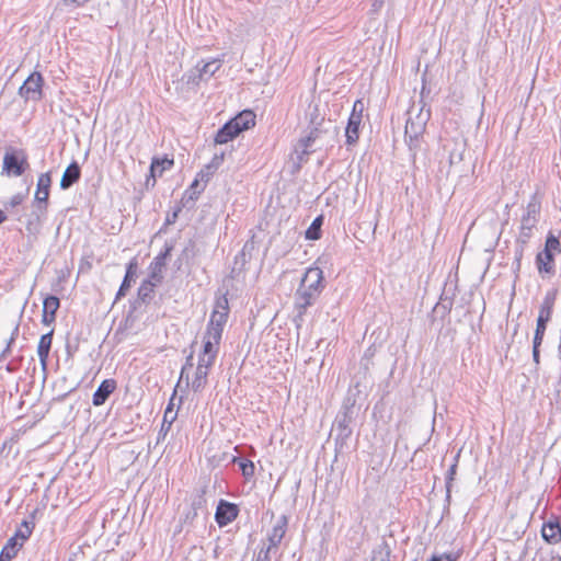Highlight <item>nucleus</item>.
I'll list each match as a JSON object with an SVG mask.
<instances>
[{
  "label": "nucleus",
  "mask_w": 561,
  "mask_h": 561,
  "mask_svg": "<svg viewBox=\"0 0 561 561\" xmlns=\"http://www.w3.org/2000/svg\"><path fill=\"white\" fill-rule=\"evenodd\" d=\"M324 289L323 271L320 267H309L295 291V322H302L307 309L316 304Z\"/></svg>",
  "instance_id": "1"
},
{
  "label": "nucleus",
  "mask_w": 561,
  "mask_h": 561,
  "mask_svg": "<svg viewBox=\"0 0 561 561\" xmlns=\"http://www.w3.org/2000/svg\"><path fill=\"white\" fill-rule=\"evenodd\" d=\"M414 106H412L408 111V119L404 129V139L413 157H415L421 147L423 134L431 115L430 110L424 112L423 107H420L416 114H414Z\"/></svg>",
  "instance_id": "2"
},
{
  "label": "nucleus",
  "mask_w": 561,
  "mask_h": 561,
  "mask_svg": "<svg viewBox=\"0 0 561 561\" xmlns=\"http://www.w3.org/2000/svg\"><path fill=\"white\" fill-rule=\"evenodd\" d=\"M561 253V243L559 237L554 236L553 232H549L545 248L537 253L535 264L539 275L542 278H550L556 274V254Z\"/></svg>",
  "instance_id": "3"
},
{
  "label": "nucleus",
  "mask_w": 561,
  "mask_h": 561,
  "mask_svg": "<svg viewBox=\"0 0 561 561\" xmlns=\"http://www.w3.org/2000/svg\"><path fill=\"white\" fill-rule=\"evenodd\" d=\"M30 169L28 156L22 148H5L1 174L8 178L22 176Z\"/></svg>",
  "instance_id": "4"
},
{
  "label": "nucleus",
  "mask_w": 561,
  "mask_h": 561,
  "mask_svg": "<svg viewBox=\"0 0 561 561\" xmlns=\"http://www.w3.org/2000/svg\"><path fill=\"white\" fill-rule=\"evenodd\" d=\"M329 131L330 128L325 126L323 117L318 119V116H316L311 119V127L308 135L302 137L295 148L299 163L307 161V157L312 152V146L317 140L321 139L322 135Z\"/></svg>",
  "instance_id": "5"
},
{
  "label": "nucleus",
  "mask_w": 561,
  "mask_h": 561,
  "mask_svg": "<svg viewBox=\"0 0 561 561\" xmlns=\"http://www.w3.org/2000/svg\"><path fill=\"white\" fill-rule=\"evenodd\" d=\"M229 316V305L226 296L216 300L206 331L214 341H221L224 327Z\"/></svg>",
  "instance_id": "6"
},
{
  "label": "nucleus",
  "mask_w": 561,
  "mask_h": 561,
  "mask_svg": "<svg viewBox=\"0 0 561 561\" xmlns=\"http://www.w3.org/2000/svg\"><path fill=\"white\" fill-rule=\"evenodd\" d=\"M364 110L363 101L356 100L345 128V145L347 150H351L358 142Z\"/></svg>",
  "instance_id": "7"
},
{
  "label": "nucleus",
  "mask_w": 561,
  "mask_h": 561,
  "mask_svg": "<svg viewBox=\"0 0 561 561\" xmlns=\"http://www.w3.org/2000/svg\"><path fill=\"white\" fill-rule=\"evenodd\" d=\"M557 300V290L552 289L546 293L542 302L539 308V314L537 318V324L535 330L534 339L543 340L547 324L551 320L553 307Z\"/></svg>",
  "instance_id": "8"
},
{
  "label": "nucleus",
  "mask_w": 561,
  "mask_h": 561,
  "mask_svg": "<svg viewBox=\"0 0 561 561\" xmlns=\"http://www.w3.org/2000/svg\"><path fill=\"white\" fill-rule=\"evenodd\" d=\"M354 403L347 399L337 413L334 421V431L336 432V442L343 444L352 435L351 423L353 421Z\"/></svg>",
  "instance_id": "9"
},
{
  "label": "nucleus",
  "mask_w": 561,
  "mask_h": 561,
  "mask_svg": "<svg viewBox=\"0 0 561 561\" xmlns=\"http://www.w3.org/2000/svg\"><path fill=\"white\" fill-rule=\"evenodd\" d=\"M44 78L41 72H32L19 89V95L25 101H41L43 98Z\"/></svg>",
  "instance_id": "10"
},
{
  "label": "nucleus",
  "mask_w": 561,
  "mask_h": 561,
  "mask_svg": "<svg viewBox=\"0 0 561 561\" xmlns=\"http://www.w3.org/2000/svg\"><path fill=\"white\" fill-rule=\"evenodd\" d=\"M239 512L237 504L226 500H219L215 513V520L219 527H225L237 519Z\"/></svg>",
  "instance_id": "11"
},
{
  "label": "nucleus",
  "mask_w": 561,
  "mask_h": 561,
  "mask_svg": "<svg viewBox=\"0 0 561 561\" xmlns=\"http://www.w3.org/2000/svg\"><path fill=\"white\" fill-rule=\"evenodd\" d=\"M289 518L287 515L283 514L276 518L271 530L267 533V545L268 547L277 550L282 540L284 539L287 528H288Z\"/></svg>",
  "instance_id": "12"
},
{
  "label": "nucleus",
  "mask_w": 561,
  "mask_h": 561,
  "mask_svg": "<svg viewBox=\"0 0 561 561\" xmlns=\"http://www.w3.org/2000/svg\"><path fill=\"white\" fill-rule=\"evenodd\" d=\"M47 207L45 205H34V209L26 216L25 229L28 236L36 237L46 218Z\"/></svg>",
  "instance_id": "13"
},
{
  "label": "nucleus",
  "mask_w": 561,
  "mask_h": 561,
  "mask_svg": "<svg viewBox=\"0 0 561 561\" xmlns=\"http://www.w3.org/2000/svg\"><path fill=\"white\" fill-rule=\"evenodd\" d=\"M50 186H51V173L45 172V173L39 174L37 184H36L35 196H34V205H37V206L45 205L46 207L48 206Z\"/></svg>",
  "instance_id": "14"
},
{
  "label": "nucleus",
  "mask_w": 561,
  "mask_h": 561,
  "mask_svg": "<svg viewBox=\"0 0 561 561\" xmlns=\"http://www.w3.org/2000/svg\"><path fill=\"white\" fill-rule=\"evenodd\" d=\"M60 307V300L54 295H48L43 301L42 322L46 325L51 324L56 320L57 310Z\"/></svg>",
  "instance_id": "15"
},
{
  "label": "nucleus",
  "mask_w": 561,
  "mask_h": 561,
  "mask_svg": "<svg viewBox=\"0 0 561 561\" xmlns=\"http://www.w3.org/2000/svg\"><path fill=\"white\" fill-rule=\"evenodd\" d=\"M115 389L116 381L114 379H104L93 393V405H103L107 401L108 397L115 391Z\"/></svg>",
  "instance_id": "16"
},
{
  "label": "nucleus",
  "mask_w": 561,
  "mask_h": 561,
  "mask_svg": "<svg viewBox=\"0 0 561 561\" xmlns=\"http://www.w3.org/2000/svg\"><path fill=\"white\" fill-rule=\"evenodd\" d=\"M137 268H138V264H137L136 260H131L127 264L125 276H124L123 282L118 288V291L116 293V297H115L116 301L122 299L123 297H125L127 290L131 286V283L135 280V278L137 276Z\"/></svg>",
  "instance_id": "17"
},
{
  "label": "nucleus",
  "mask_w": 561,
  "mask_h": 561,
  "mask_svg": "<svg viewBox=\"0 0 561 561\" xmlns=\"http://www.w3.org/2000/svg\"><path fill=\"white\" fill-rule=\"evenodd\" d=\"M81 178V167L77 161H72L64 171L60 180V188L68 190Z\"/></svg>",
  "instance_id": "18"
},
{
  "label": "nucleus",
  "mask_w": 561,
  "mask_h": 561,
  "mask_svg": "<svg viewBox=\"0 0 561 561\" xmlns=\"http://www.w3.org/2000/svg\"><path fill=\"white\" fill-rule=\"evenodd\" d=\"M53 334H54V330L49 331L48 333L43 334L39 339L38 346H37V355H38L41 365L44 370L47 367L49 352H50L51 343H53Z\"/></svg>",
  "instance_id": "19"
},
{
  "label": "nucleus",
  "mask_w": 561,
  "mask_h": 561,
  "mask_svg": "<svg viewBox=\"0 0 561 561\" xmlns=\"http://www.w3.org/2000/svg\"><path fill=\"white\" fill-rule=\"evenodd\" d=\"M541 536L548 543H558L561 540V525L559 520H549L545 523L541 529Z\"/></svg>",
  "instance_id": "20"
},
{
  "label": "nucleus",
  "mask_w": 561,
  "mask_h": 561,
  "mask_svg": "<svg viewBox=\"0 0 561 561\" xmlns=\"http://www.w3.org/2000/svg\"><path fill=\"white\" fill-rule=\"evenodd\" d=\"M173 165V160L168 158H153L150 164V175L148 176L146 183L149 184L150 179H152V184L156 183L157 176H161L165 170L171 169Z\"/></svg>",
  "instance_id": "21"
},
{
  "label": "nucleus",
  "mask_w": 561,
  "mask_h": 561,
  "mask_svg": "<svg viewBox=\"0 0 561 561\" xmlns=\"http://www.w3.org/2000/svg\"><path fill=\"white\" fill-rule=\"evenodd\" d=\"M240 129L228 121L221 128L218 129L215 136V144L224 145L239 136Z\"/></svg>",
  "instance_id": "22"
},
{
  "label": "nucleus",
  "mask_w": 561,
  "mask_h": 561,
  "mask_svg": "<svg viewBox=\"0 0 561 561\" xmlns=\"http://www.w3.org/2000/svg\"><path fill=\"white\" fill-rule=\"evenodd\" d=\"M35 513L36 512H33L27 519H24L21 523L14 536L12 537L15 538V541L23 543L25 540L30 538L35 527Z\"/></svg>",
  "instance_id": "23"
},
{
  "label": "nucleus",
  "mask_w": 561,
  "mask_h": 561,
  "mask_svg": "<svg viewBox=\"0 0 561 561\" xmlns=\"http://www.w3.org/2000/svg\"><path fill=\"white\" fill-rule=\"evenodd\" d=\"M219 344L220 341H214L208 334V332H205L202 354H204V356H207L208 365H214L219 351Z\"/></svg>",
  "instance_id": "24"
},
{
  "label": "nucleus",
  "mask_w": 561,
  "mask_h": 561,
  "mask_svg": "<svg viewBox=\"0 0 561 561\" xmlns=\"http://www.w3.org/2000/svg\"><path fill=\"white\" fill-rule=\"evenodd\" d=\"M240 131L248 130L255 125V114L250 110H244L230 119Z\"/></svg>",
  "instance_id": "25"
},
{
  "label": "nucleus",
  "mask_w": 561,
  "mask_h": 561,
  "mask_svg": "<svg viewBox=\"0 0 561 561\" xmlns=\"http://www.w3.org/2000/svg\"><path fill=\"white\" fill-rule=\"evenodd\" d=\"M213 365H197L196 367V371H195V377L192 381V389L194 392H199L202 391L206 383H207V376H208V369L211 367Z\"/></svg>",
  "instance_id": "26"
},
{
  "label": "nucleus",
  "mask_w": 561,
  "mask_h": 561,
  "mask_svg": "<svg viewBox=\"0 0 561 561\" xmlns=\"http://www.w3.org/2000/svg\"><path fill=\"white\" fill-rule=\"evenodd\" d=\"M221 65V59H211L210 61L204 62L202 67L197 64L196 69L198 70L199 79L208 80L220 69Z\"/></svg>",
  "instance_id": "27"
},
{
  "label": "nucleus",
  "mask_w": 561,
  "mask_h": 561,
  "mask_svg": "<svg viewBox=\"0 0 561 561\" xmlns=\"http://www.w3.org/2000/svg\"><path fill=\"white\" fill-rule=\"evenodd\" d=\"M173 248V243L165 242L163 250L153 259V261L150 263L149 268L162 272L165 266V260L170 256Z\"/></svg>",
  "instance_id": "28"
},
{
  "label": "nucleus",
  "mask_w": 561,
  "mask_h": 561,
  "mask_svg": "<svg viewBox=\"0 0 561 561\" xmlns=\"http://www.w3.org/2000/svg\"><path fill=\"white\" fill-rule=\"evenodd\" d=\"M204 188L205 184L202 187H199V180L195 179L193 183L190 185L188 190L185 191L182 197L183 206L186 207L190 203L194 204V202L198 198Z\"/></svg>",
  "instance_id": "29"
},
{
  "label": "nucleus",
  "mask_w": 561,
  "mask_h": 561,
  "mask_svg": "<svg viewBox=\"0 0 561 561\" xmlns=\"http://www.w3.org/2000/svg\"><path fill=\"white\" fill-rule=\"evenodd\" d=\"M538 220L520 219V229L517 237L522 243H528L533 237V229L537 226Z\"/></svg>",
  "instance_id": "30"
},
{
  "label": "nucleus",
  "mask_w": 561,
  "mask_h": 561,
  "mask_svg": "<svg viewBox=\"0 0 561 561\" xmlns=\"http://www.w3.org/2000/svg\"><path fill=\"white\" fill-rule=\"evenodd\" d=\"M22 547V542L15 541V538H10L0 553V561H10L13 559Z\"/></svg>",
  "instance_id": "31"
},
{
  "label": "nucleus",
  "mask_w": 561,
  "mask_h": 561,
  "mask_svg": "<svg viewBox=\"0 0 561 561\" xmlns=\"http://www.w3.org/2000/svg\"><path fill=\"white\" fill-rule=\"evenodd\" d=\"M391 552L389 543L382 540L381 543L373 549L370 561H390Z\"/></svg>",
  "instance_id": "32"
},
{
  "label": "nucleus",
  "mask_w": 561,
  "mask_h": 561,
  "mask_svg": "<svg viewBox=\"0 0 561 561\" xmlns=\"http://www.w3.org/2000/svg\"><path fill=\"white\" fill-rule=\"evenodd\" d=\"M156 283L151 279H145L138 288V299L144 304H149L152 299Z\"/></svg>",
  "instance_id": "33"
},
{
  "label": "nucleus",
  "mask_w": 561,
  "mask_h": 561,
  "mask_svg": "<svg viewBox=\"0 0 561 561\" xmlns=\"http://www.w3.org/2000/svg\"><path fill=\"white\" fill-rule=\"evenodd\" d=\"M232 462L239 466L242 476L247 480L251 479L254 476L255 466L251 460L242 457H233Z\"/></svg>",
  "instance_id": "34"
},
{
  "label": "nucleus",
  "mask_w": 561,
  "mask_h": 561,
  "mask_svg": "<svg viewBox=\"0 0 561 561\" xmlns=\"http://www.w3.org/2000/svg\"><path fill=\"white\" fill-rule=\"evenodd\" d=\"M323 225V216H318L313 219L309 228L306 230L305 237L307 240H319L321 238V227Z\"/></svg>",
  "instance_id": "35"
},
{
  "label": "nucleus",
  "mask_w": 561,
  "mask_h": 561,
  "mask_svg": "<svg viewBox=\"0 0 561 561\" xmlns=\"http://www.w3.org/2000/svg\"><path fill=\"white\" fill-rule=\"evenodd\" d=\"M457 468L458 467L456 465H450V467L447 470L446 476H445V488H446L445 502H446L447 506H449L450 502H451V489H453V483L456 479Z\"/></svg>",
  "instance_id": "36"
},
{
  "label": "nucleus",
  "mask_w": 561,
  "mask_h": 561,
  "mask_svg": "<svg viewBox=\"0 0 561 561\" xmlns=\"http://www.w3.org/2000/svg\"><path fill=\"white\" fill-rule=\"evenodd\" d=\"M540 213V202L534 195L526 207V213L522 218L529 220H538V215Z\"/></svg>",
  "instance_id": "37"
},
{
  "label": "nucleus",
  "mask_w": 561,
  "mask_h": 561,
  "mask_svg": "<svg viewBox=\"0 0 561 561\" xmlns=\"http://www.w3.org/2000/svg\"><path fill=\"white\" fill-rule=\"evenodd\" d=\"M526 245H527V243H522L518 241V239H516V247L514 250V263H513L514 270L516 272H518L520 270L522 260L524 256V251H525Z\"/></svg>",
  "instance_id": "38"
},
{
  "label": "nucleus",
  "mask_w": 561,
  "mask_h": 561,
  "mask_svg": "<svg viewBox=\"0 0 561 561\" xmlns=\"http://www.w3.org/2000/svg\"><path fill=\"white\" fill-rule=\"evenodd\" d=\"M247 244L243 247V249L236 255L234 257V266L232 271H242L244 265L248 263V254L245 253Z\"/></svg>",
  "instance_id": "39"
},
{
  "label": "nucleus",
  "mask_w": 561,
  "mask_h": 561,
  "mask_svg": "<svg viewBox=\"0 0 561 561\" xmlns=\"http://www.w3.org/2000/svg\"><path fill=\"white\" fill-rule=\"evenodd\" d=\"M277 550L263 543L254 561H271V553H276Z\"/></svg>",
  "instance_id": "40"
},
{
  "label": "nucleus",
  "mask_w": 561,
  "mask_h": 561,
  "mask_svg": "<svg viewBox=\"0 0 561 561\" xmlns=\"http://www.w3.org/2000/svg\"><path fill=\"white\" fill-rule=\"evenodd\" d=\"M26 193H16L14 194L7 203H4L5 209L14 208L20 206L25 199Z\"/></svg>",
  "instance_id": "41"
},
{
  "label": "nucleus",
  "mask_w": 561,
  "mask_h": 561,
  "mask_svg": "<svg viewBox=\"0 0 561 561\" xmlns=\"http://www.w3.org/2000/svg\"><path fill=\"white\" fill-rule=\"evenodd\" d=\"M18 335H19V325H16L13 329V332H12L8 343H7V347L0 354V362L7 358L8 354L11 352V346L14 343V341H15Z\"/></svg>",
  "instance_id": "42"
},
{
  "label": "nucleus",
  "mask_w": 561,
  "mask_h": 561,
  "mask_svg": "<svg viewBox=\"0 0 561 561\" xmlns=\"http://www.w3.org/2000/svg\"><path fill=\"white\" fill-rule=\"evenodd\" d=\"M216 170L214 169H210L209 165H205L197 174V178L199 180V182H204L205 184L210 180V178L213 176V174L215 173Z\"/></svg>",
  "instance_id": "43"
},
{
  "label": "nucleus",
  "mask_w": 561,
  "mask_h": 561,
  "mask_svg": "<svg viewBox=\"0 0 561 561\" xmlns=\"http://www.w3.org/2000/svg\"><path fill=\"white\" fill-rule=\"evenodd\" d=\"M543 340H536L533 341V359L536 365H539L540 363V345Z\"/></svg>",
  "instance_id": "44"
},
{
  "label": "nucleus",
  "mask_w": 561,
  "mask_h": 561,
  "mask_svg": "<svg viewBox=\"0 0 561 561\" xmlns=\"http://www.w3.org/2000/svg\"><path fill=\"white\" fill-rule=\"evenodd\" d=\"M194 247H195L194 242L190 241V244L183 249L178 261L179 262H181L183 260L187 261L190 259V256H193L194 255Z\"/></svg>",
  "instance_id": "45"
},
{
  "label": "nucleus",
  "mask_w": 561,
  "mask_h": 561,
  "mask_svg": "<svg viewBox=\"0 0 561 561\" xmlns=\"http://www.w3.org/2000/svg\"><path fill=\"white\" fill-rule=\"evenodd\" d=\"M224 160H225V152L215 153L211 161L207 165H209L210 169L217 170L221 165Z\"/></svg>",
  "instance_id": "46"
},
{
  "label": "nucleus",
  "mask_w": 561,
  "mask_h": 561,
  "mask_svg": "<svg viewBox=\"0 0 561 561\" xmlns=\"http://www.w3.org/2000/svg\"><path fill=\"white\" fill-rule=\"evenodd\" d=\"M459 558V553H455V554H451V553H446V554H443V556H432V558L427 561H457Z\"/></svg>",
  "instance_id": "47"
},
{
  "label": "nucleus",
  "mask_w": 561,
  "mask_h": 561,
  "mask_svg": "<svg viewBox=\"0 0 561 561\" xmlns=\"http://www.w3.org/2000/svg\"><path fill=\"white\" fill-rule=\"evenodd\" d=\"M206 503V500L203 494L197 495L192 502V508L194 511V516L197 515V510L202 508Z\"/></svg>",
  "instance_id": "48"
},
{
  "label": "nucleus",
  "mask_w": 561,
  "mask_h": 561,
  "mask_svg": "<svg viewBox=\"0 0 561 561\" xmlns=\"http://www.w3.org/2000/svg\"><path fill=\"white\" fill-rule=\"evenodd\" d=\"M181 210H182V207L178 206L171 214H168V216L165 218L164 226L173 225L178 220V217H179V214L181 213Z\"/></svg>",
  "instance_id": "49"
},
{
  "label": "nucleus",
  "mask_w": 561,
  "mask_h": 561,
  "mask_svg": "<svg viewBox=\"0 0 561 561\" xmlns=\"http://www.w3.org/2000/svg\"><path fill=\"white\" fill-rule=\"evenodd\" d=\"M148 279H151V282L156 283L157 286L163 279L162 272H158L157 270H150V275Z\"/></svg>",
  "instance_id": "50"
},
{
  "label": "nucleus",
  "mask_w": 561,
  "mask_h": 561,
  "mask_svg": "<svg viewBox=\"0 0 561 561\" xmlns=\"http://www.w3.org/2000/svg\"><path fill=\"white\" fill-rule=\"evenodd\" d=\"M193 367V353H191L187 357H186V360H185V364L183 365L182 369H181V379H183V375L185 374V371L188 369V368H192Z\"/></svg>",
  "instance_id": "51"
},
{
  "label": "nucleus",
  "mask_w": 561,
  "mask_h": 561,
  "mask_svg": "<svg viewBox=\"0 0 561 561\" xmlns=\"http://www.w3.org/2000/svg\"><path fill=\"white\" fill-rule=\"evenodd\" d=\"M440 300H442V302H440V304H442V306H443L445 309H448V310H450V309H451V307H453V298H447V297L443 298V297H442V298H440Z\"/></svg>",
  "instance_id": "52"
},
{
  "label": "nucleus",
  "mask_w": 561,
  "mask_h": 561,
  "mask_svg": "<svg viewBox=\"0 0 561 561\" xmlns=\"http://www.w3.org/2000/svg\"><path fill=\"white\" fill-rule=\"evenodd\" d=\"M385 0H374L373 8L377 11L383 5Z\"/></svg>",
  "instance_id": "53"
},
{
  "label": "nucleus",
  "mask_w": 561,
  "mask_h": 561,
  "mask_svg": "<svg viewBox=\"0 0 561 561\" xmlns=\"http://www.w3.org/2000/svg\"><path fill=\"white\" fill-rule=\"evenodd\" d=\"M460 455H461V449H459L456 455L454 456L453 458V463L451 465H456L458 467V463H459V459H460Z\"/></svg>",
  "instance_id": "54"
},
{
  "label": "nucleus",
  "mask_w": 561,
  "mask_h": 561,
  "mask_svg": "<svg viewBox=\"0 0 561 561\" xmlns=\"http://www.w3.org/2000/svg\"><path fill=\"white\" fill-rule=\"evenodd\" d=\"M197 365H207V356H204V354H201Z\"/></svg>",
  "instance_id": "55"
},
{
  "label": "nucleus",
  "mask_w": 561,
  "mask_h": 561,
  "mask_svg": "<svg viewBox=\"0 0 561 561\" xmlns=\"http://www.w3.org/2000/svg\"><path fill=\"white\" fill-rule=\"evenodd\" d=\"M7 220V215L0 209V225Z\"/></svg>",
  "instance_id": "56"
},
{
  "label": "nucleus",
  "mask_w": 561,
  "mask_h": 561,
  "mask_svg": "<svg viewBox=\"0 0 561 561\" xmlns=\"http://www.w3.org/2000/svg\"><path fill=\"white\" fill-rule=\"evenodd\" d=\"M332 133H333V136H337V135H339V133H340L339 127L333 126V127H332Z\"/></svg>",
  "instance_id": "57"
},
{
  "label": "nucleus",
  "mask_w": 561,
  "mask_h": 561,
  "mask_svg": "<svg viewBox=\"0 0 561 561\" xmlns=\"http://www.w3.org/2000/svg\"><path fill=\"white\" fill-rule=\"evenodd\" d=\"M171 411V408L168 407V409L165 410V413H164V420H163V424L167 422V416H168V413Z\"/></svg>",
  "instance_id": "58"
},
{
  "label": "nucleus",
  "mask_w": 561,
  "mask_h": 561,
  "mask_svg": "<svg viewBox=\"0 0 561 561\" xmlns=\"http://www.w3.org/2000/svg\"><path fill=\"white\" fill-rule=\"evenodd\" d=\"M183 379H185L186 383L188 385V373L185 371V374L183 375Z\"/></svg>",
  "instance_id": "59"
},
{
  "label": "nucleus",
  "mask_w": 561,
  "mask_h": 561,
  "mask_svg": "<svg viewBox=\"0 0 561 561\" xmlns=\"http://www.w3.org/2000/svg\"><path fill=\"white\" fill-rule=\"evenodd\" d=\"M214 553H215V558H217V556H218V549L217 548L215 549Z\"/></svg>",
  "instance_id": "60"
},
{
  "label": "nucleus",
  "mask_w": 561,
  "mask_h": 561,
  "mask_svg": "<svg viewBox=\"0 0 561 561\" xmlns=\"http://www.w3.org/2000/svg\"><path fill=\"white\" fill-rule=\"evenodd\" d=\"M445 559H443L442 561H444Z\"/></svg>",
  "instance_id": "61"
}]
</instances>
